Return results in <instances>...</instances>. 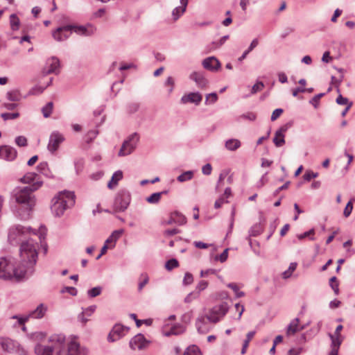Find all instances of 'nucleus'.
<instances>
[{
  "label": "nucleus",
  "instance_id": "4",
  "mask_svg": "<svg viewBox=\"0 0 355 355\" xmlns=\"http://www.w3.org/2000/svg\"><path fill=\"white\" fill-rule=\"evenodd\" d=\"M96 30L95 26L89 23L85 26L67 25L58 27L53 32L52 35L55 40L62 42L69 37V34H64V37L61 36L62 32H74L80 36H91L95 33Z\"/></svg>",
  "mask_w": 355,
  "mask_h": 355
},
{
  "label": "nucleus",
  "instance_id": "32",
  "mask_svg": "<svg viewBox=\"0 0 355 355\" xmlns=\"http://www.w3.org/2000/svg\"><path fill=\"white\" fill-rule=\"evenodd\" d=\"M6 97L10 101H19L21 98L19 91L17 89L8 92Z\"/></svg>",
  "mask_w": 355,
  "mask_h": 355
},
{
  "label": "nucleus",
  "instance_id": "35",
  "mask_svg": "<svg viewBox=\"0 0 355 355\" xmlns=\"http://www.w3.org/2000/svg\"><path fill=\"white\" fill-rule=\"evenodd\" d=\"M10 24L12 31H17L19 28L20 21L15 14L10 16Z\"/></svg>",
  "mask_w": 355,
  "mask_h": 355
},
{
  "label": "nucleus",
  "instance_id": "3",
  "mask_svg": "<svg viewBox=\"0 0 355 355\" xmlns=\"http://www.w3.org/2000/svg\"><path fill=\"white\" fill-rule=\"evenodd\" d=\"M28 277L21 265L16 263L13 259L0 258V279L20 282Z\"/></svg>",
  "mask_w": 355,
  "mask_h": 355
},
{
  "label": "nucleus",
  "instance_id": "31",
  "mask_svg": "<svg viewBox=\"0 0 355 355\" xmlns=\"http://www.w3.org/2000/svg\"><path fill=\"white\" fill-rule=\"evenodd\" d=\"M200 348L196 345H191L187 347L184 350L183 355H201Z\"/></svg>",
  "mask_w": 355,
  "mask_h": 355
},
{
  "label": "nucleus",
  "instance_id": "45",
  "mask_svg": "<svg viewBox=\"0 0 355 355\" xmlns=\"http://www.w3.org/2000/svg\"><path fill=\"white\" fill-rule=\"evenodd\" d=\"M1 116L3 119L4 121L15 119L19 116V112L14 113H3L1 114Z\"/></svg>",
  "mask_w": 355,
  "mask_h": 355
},
{
  "label": "nucleus",
  "instance_id": "16",
  "mask_svg": "<svg viewBox=\"0 0 355 355\" xmlns=\"http://www.w3.org/2000/svg\"><path fill=\"white\" fill-rule=\"evenodd\" d=\"M59 68L60 60L55 57H52L46 61V67L44 68L42 73L44 75L58 74L59 73Z\"/></svg>",
  "mask_w": 355,
  "mask_h": 355
},
{
  "label": "nucleus",
  "instance_id": "11",
  "mask_svg": "<svg viewBox=\"0 0 355 355\" xmlns=\"http://www.w3.org/2000/svg\"><path fill=\"white\" fill-rule=\"evenodd\" d=\"M47 311V307L44 306L43 304H40L37 306V307L33 311H31L28 315L24 317H19L18 315H13L12 317V319H17L18 324L20 325H24V323L28 321L29 318H33L35 319H40L43 318Z\"/></svg>",
  "mask_w": 355,
  "mask_h": 355
},
{
  "label": "nucleus",
  "instance_id": "56",
  "mask_svg": "<svg viewBox=\"0 0 355 355\" xmlns=\"http://www.w3.org/2000/svg\"><path fill=\"white\" fill-rule=\"evenodd\" d=\"M324 93H320L315 95L311 101L310 103H311L315 107H318V102L321 97L324 96Z\"/></svg>",
  "mask_w": 355,
  "mask_h": 355
},
{
  "label": "nucleus",
  "instance_id": "39",
  "mask_svg": "<svg viewBox=\"0 0 355 355\" xmlns=\"http://www.w3.org/2000/svg\"><path fill=\"white\" fill-rule=\"evenodd\" d=\"M37 174L33 172L27 173L21 179V182L25 184H30L35 180Z\"/></svg>",
  "mask_w": 355,
  "mask_h": 355
},
{
  "label": "nucleus",
  "instance_id": "23",
  "mask_svg": "<svg viewBox=\"0 0 355 355\" xmlns=\"http://www.w3.org/2000/svg\"><path fill=\"white\" fill-rule=\"evenodd\" d=\"M190 79L193 80L200 88H205L208 84V80L201 72L194 71L190 74Z\"/></svg>",
  "mask_w": 355,
  "mask_h": 355
},
{
  "label": "nucleus",
  "instance_id": "53",
  "mask_svg": "<svg viewBox=\"0 0 355 355\" xmlns=\"http://www.w3.org/2000/svg\"><path fill=\"white\" fill-rule=\"evenodd\" d=\"M318 175V173H313L312 171H306L304 174L303 178H304V180L310 181L311 179L317 178Z\"/></svg>",
  "mask_w": 355,
  "mask_h": 355
},
{
  "label": "nucleus",
  "instance_id": "44",
  "mask_svg": "<svg viewBox=\"0 0 355 355\" xmlns=\"http://www.w3.org/2000/svg\"><path fill=\"white\" fill-rule=\"evenodd\" d=\"M102 288L101 286L94 287L87 291L89 297H95L101 295Z\"/></svg>",
  "mask_w": 355,
  "mask_h": 355
},
{
  "label": "nucleus",
  "instance_id": "57",
  "mask_svg": "<svg viewBox=\"0 0 355 355\" xmlns=\"http://www.w3.org/2000/svg\"><path fill=\"white\" fill-rule=\"evenodd\" d=\"M283 113V110L281 108L275 109L271 115V121H275Z\"/></svg>",
  "mask_w": 355,
  "mask_h": 355
},
{
  "label": "nucleus",
  "instance_id": "51",
  "mask_svg": "<svg viewBox=\"0 0 355 355\" xmlns=\"http://www.w3.org/2000/svg\"><path fill=\"white\" fill-rule=\"evenodd\" d=\"M330 286L332 288V289L334 291V293L338 295V291H339V289H338V283L336 282V277H332L331 279H330Z\"/></svg>",
  "mask_w": 355,
  "mask_h": 355
},
{
  "label": "nucleus",
  "instance_id": "55",
  "mask_svg": "<svg viewBox=\"0 0 355 355\" xmlns=\"http://www.w3.org/2000/svg\"><path fill=\"white\" fill-rule=\"evenodd\" d=\"M217 99H218V96L216 93L209 94L206 96L205 103H208L209 101L210 103H214L217 101Z\"/></svg>",
  "mask_w": 355,
  "mask_h": 355
},
{
  "label": "nucleus",
  "instance_id": "18",
  "mask_svg": "<svg viewBox=\"0 0 355 355\" xmlns=\"http://www.w3.org/2000/svg\"><path fill=\"white\" fill-rule=\"evenodd\" d=\"M148 342L146 340L144 335L139 334L134 336L130 341V347L131 349H145L148 345Z\"/></svg>",
  "mask_w": 355,
  "mask_h": 355
},
{
  "label": "nucleus",
  "instance_id": "36",
  "mask_svg": "<svg viewBox=\"0 0 355 355\" xmlns=\"http://www.w3.org/2000/svg\"><path fill=\"white\" fill-rule=\"evenodd\" d=\"M193 177V171H187L182 173L177 178V180L180 182H184L188 180H190Z\"/></svg>",
  "mask_w": 355,
  "mask_h": 355
},
{
  "label": "nucleus",
  "instance_id": "12",
  "mask_svg": "<svg viewBox=\"0 0 355 355\" xmlns=\"http://www.w3.org/2000/svg\"><path fill=\"white\" fill-rule=\"evenodd\" d=\"M129 328L120 324H115L110 332L107 340L110 342H114L124 336L128 331Z\"/></svg>",
  "mask_w": 355,
  "mask_h": 355
},
{
  "label": "nucleus",
  "instance_id": "30",
  "mask_svg": "<svg viewBox=\"0 0 355 355\" xmlns=\"http://www.w3.org/2000/svg\"><path fill=\"white\" fill-rule=\"evenodd\" d=\"M259 44V40L257 38H255L254 40H252V41L251 42L249 47L248 48L247 50H245L243 54L241 55V57L239 58L238 60L239 62H242L244 59H245V58L247 57L248 54L252 51L255 47H257V46Z\"/></svg>",
  "mask_w": 355,
  "mask_h": 355
},
{
  "label": "nucleus",
  "instance_id": "37",
  "mask_svg": "<svg viewBox=\"0 0 355 355\" xmlns=\"http://www.w3.org/2000/svg\"><path fill=\"white\" fill-rule=\"evenodd\" d=\"M229 38V35H224L222 37L218 42H213L209 46V49L210 51L215 50L219 47H220Z\"/></svg>",
  "mask_w": 355,
  "mask_h": 355
},
{
  "label": "nucleus",
  "instance_id": "42",
  "mask_svg": "<svg viewBox=\"0 0 355 355\" xmlns=\"http://www.w3.org/2000/svg\"><path fill=\"white\" fill-rule=\"evenodd\" d=\"M178 266H179V263H178V261L177 259H171L166 262L165 268L168 270H171L173 268L178 267Z\"/></svg>",
  "mask_w": 355,
  "mask_h": 355
},
{
  "label": "nucleus",
  "instance_id": "14",
  "mask_svg": "<svg viewBox=\"0 0 355 355\" xmlns=\"http://www.w3.org/2000/svg\"><path fill=\"white\" fill-rule=\"evenodd\" d=\"M67 355H88V350L75 340H71L67 345Z\"/></svg>",
  "mask_w": 355,
  "mask_h": 355
},
{
  "label": "nucleus",
  "instance_id": "38",
  "mask_svg": "<svg viewBox=\"0 0 355 355\" xmlns=\"http://www.w3.org/2000/svg\"><path fill=\"white\" fill-rule=\"evenodd\" d=\"M53 104L52 102H49L44 107H42V112L45 118L51 116L53 111Z\"/></svg>",
  "mask_w": 355,
  "mask_h": 355
},
{
  "label": "nucleus",
  "instance_id": "28",
  "mask_svg": "<svg viewBox=\"0 0 355 355\" xmlns=\"http://www.w3.org/2000/svg\"><path fill=\"white\" fill-rule=\"evenodd\" d=\"M299 321L300 320L298 318H295L291 322V323L289 324V325L287 327V331H286L287 335H288V336L293 335L296 332H297L303 329L302 327L299 328V327H298Z\"/></svg>",
  "mask_w": 355,
  "mask_h": 355
},
{
  "label": "nucleus",
  "instance_id": "25",
  "mask_svg": "<svg viewBox=\"0 0 355 355\" xmlns=\"http://www.w3.org/2000/svg\"><path fill=\"white\" fill-rule=\"evenodd\" d=\"M262 232V227L261 224L257 223L254 225L249 230V236L247 238L249 242V245L252 248H253V243L252 239L250 238V236H257L259 235Z\"/></svg>",
  "mask_w": 355,
  "mask_h": 355
},
{
  "label": "nucleus",
  "instance_id": "10",
  "mask_svg": "<svg viewBox=\"0 0 355 355\" xmlns=\"http://www.w3.org/2000/svg\"><path fill=\"white\" fill-rule=\"evenodd\" d=\"M131 200L129 191L121 190L116 196L114 207L116 211H124L128 207Z\"/></svg>",
  "mask_w": 355,
  "mask_h": 355
},
{
  "label": "nucleus",
  "instance_id": "1",
  "mask_svg": "<svg viewBox=\"0 0 355 355\" xmlns=\"http://www.w3.org/2000/svg\"><path fill=\"white\" fill-rule=\"evenodd\" d=\"M42 185L41 182L24 187L15 191L14 197L15 201L19 205V215L23 220L29 218L31 212L35 205V198L33 192L37 190Z\"/></svg>",
  "mask_w": 355,
  "mask_h": 355
},
{
  "label": "nucleus",
  "instance_id": "15",
  "mask_svg": "<svg viewBox=\"0 0 355 355\" xmlns=\"http://www.w3.org/2000/svg\"><path fill=\"white\" fill-rule=\"evenodd\" d=\"M291 126V123H286L275 132V137L273 138V143L275 146L281 147L285 144V132Z\"/></svg>",
  "mask_w": 355,
  "mask_h": 355
},
{
  "label": "nucleus",
  "instance_id": "40",
  "mask_svg": "<svg viewBox=\"0 0 355 355\" xmlns=\"http://www.w3.org/2000/svg\"><path fill=\"white\" fill-rule=\"evenodd\" d=\"M329 337L331 340V348H336V349H339L340 347V345L342 343V340L340 339V336H334L332 334H329Z\"/></svg>",
  "mask_w": 355,
  "mask_h": 355
},
{
  "label": "nucleus",
  "instance_id": "19",
  "mask_svg": "<svg viewBox=\"0 0 355 355\" xmlns=\"http://www.w3.org/2000/svg\"><path fill=\"white\" fill-rule=\"evenodd\" d=\"M187 223V218L178 211H174L171 214L169 218L163 222L164 225H169L177 224L179 225H184Z\"/></svg>",
  "mask_w": 355,
  "mask_h": 355
},
{
  "label": "nucleus",
  "instance_id": "61",
  "mask_svg": "<svg viewBox=\"0 0 355 355\" xmlns=\"http://www.w3.org/2000/svg\"><path fill=\"white\" fill-rule=\"evenodd\" d=\"M227 200H225V198L223 196H220L218 200H216L214 203V207L216 209L220 208L223 204L227 203Z\"/></svg>",
  "mask_w": 355,
  "mask_h": 355
},
{
  "label": "nucleus",
  "instance_id": "60",
  "mask_svg": "<svg viewBox=\"0 0 355 355\" xmlns=\"http://www.w3.org/2000/svg\"><path fill=\"white\" fill-rule=\"evenodd\" d=\"M62 293H64V292H68L69 294H71V295H77V290L76 288H75L74 287H69V286H66L64 287L62 291H61Z\"/></svg>",
  "mask_w": 355,
  "mask_h": 355
},
{
  "label": "nucleus",
  "instance_id": "5",
  "mask_svg": "<svg viewBox=\"0 0 355 355\" xmlns=\"http://www.w3.org/2000/svg\"><path fill=\"white\" fill-rule=\"evenodd\" d=\"M228 311V306L226 302H223L219 305L214 306L209 313L205 316H199L196 322V326L200 334H205L208 329L203 327L206 323V319L213 323L218 322L222 317H223Z\"/></svg>",
  "mask_w": 355,
  "mask_h": 355
},
{
  "label": "nucleus",
  "instance_id": "29",
  "mask_svg": "<svg viewBox=\"0 0 355 355\" xmlns=\"http://www.w3.org/2000/svg\"><path fill=\"white\" fill-rule=\"evenodd\" d=\"M167 193L166 191L153 193L150 196L146 198V201L150 204H157L159 202L162 194Z\"/></svg>",
  "mask_w": 355,
  "mask_h": 355
},
{
  "label": "nucleus",
  "instance_id": "64",
  "mask_svg": "<svg viewBox=\"0 0 355 355\" xmlns=\"http://www.w3.org/2000/svg\"><path fill=\"white\" fill-rule=\"evenodd\" d=\"M302 351V349L300 347L292 348L288 350L287 355H299L301 354Z\"/></svg>",
  "mask_w": 355,
  "mask_h": 355
},
{
  "label": "nucleus",
  "instance_id": "52",
  "mask_svg": "<svg viewBox=\"0 0 355 355\" xmlns=\"http://www.w3.org/2000/svg\"><path fill=\"white\" fill-rule=\"evenodd\" d=\"M208 286V282L204 280L200 281L198 285L196 286V290L197 291L196 293H198L200 295V293L202 291H204Z\"/></svg>",
  "mask_w": 355,
  "mask_h": 355
},
{
  "label": "nucleus",
  "instance_id": "54",
  "mask_svg": "<svg viewBox=\"0 0 355 355\" xmlns=\"http://www.w3.org/2000/svg\"><path fill=\"white\" fill-rule=\"evenodd\" d=\"M352 209H353V205H352V201L350 200L347 202V204L346 205V207L344 209V211H343L344 216L345 217H348L351 214Z\"/></svg>",
  "mask_w": 355,
  "mask_h": 355
},
{
  "label": "nucleus",
  "instance_id": "8",
  "mask_svg": "<svg viewBox=\"0 0 355 355\" xmlns=\"http://www.w3.org/2000/svg\"><path fill=\"white\" fill-rule=\"evenodd\" d=\"M32 231L31 227H25L20 225L11 227L8 232V241L12 245H17L24 241L22 239Z\"/></svg>",
  "mask_w": 355,
  "mask_h": 355
},
{
  "label": "nucleus",
  "instance_id": "46",
  "mask_svg": "<svg viewBox=\"0 0 355 355\" xmlns=\"http://www.w3.org/2000/svg\"><path fill=\"white\" fill-rule=\"evenodd\" d=\"M178 328L180 329V331L178 330V327L177 326L173 327L168 332H166L165 334V335L166 336H169L171 335H177V334H179L181 332H183L184 331V328L181 327V326L178 327Z\"/></svg>",
  "mask_w": 355,
  "mask_h": 355
},
{
  "label": "nucleus",
  "instance_id": "34",
  "mask_svg": "<svg viewBox=\"0 0 355 355\" xmlns=\"http://www.w3.org/2000/svg\"><path fill=\"white\" fill-rule=\"evenodd\" d=\"M255 333L256 332L254 331H252L247 334L246 339L243 342V347H242L241 352L242 354H245L247 348L248 347L249 343H250V340L252 339V338L254 336Z\"/></svg>",
  "mask_w": 355,
  "mask_h": 355
},
{
  "label": "nucleus",
  "instance_id": "9",
  "mask_svg": "<svg viewBox=\"0 0 355 355\" xmlns=\"http://www.w3.org/2000/svg\"><path fill=\"white\" fill-rule=\"evenodd\" d=\"M139 139V137L136 132L130 135L127 139L123 142L118 155L119 157H124L130 155L135 150Z\"/></svg>",
  "mask_w": 355,
  "mask_h": 355
},
{
  "label": "nucleus",
  "instance_id": "47",
  "mask_svg": "<svg viewBox=\"0 0 355 355\" xmlns=\"http://www.w3.org/2000/svg\"><path fill=\"white\" fill-rule=\"evenodd\" d=\"M15 143L20 147H24L27 146V139L24 136H18L15 138Z\"/></svg>",
  "mask_w": 355,
  "mask_h": 355
},
{
  "label": "nucleus",
  "instance_id": "59",
  "mask_svg": "<svg viewBox=\"0 0 355 355\" xmlns=\"http://www.w3.org/2000/svg\"><path fill=\"white\" fill-rule=\"evenodd\" d=\"M191 318H192V312L191 311L187 312L182 315V321L184 323L188 324L191 322Z\"/></svg>",
  "mask_w": 355,
  "mask_h": 355
},
{
  "label": "nucleus",
  "instance_id": "58",
  "mask_svg": "<svg viewBox=\"0 0 355 355\" xmlns=\"http://www.w3.org/2000/svg\"><path fill=\"white\" fill-rule=\"evenodd\" d=\"M174 80L173 79L172 77H168L166 82H165V86H170V88L168 89V93L171 94L173 90V87H174Z\"/></svg>",
  "mask_w": 355,
  "mask_h": 355
},
{
  "label": "nucleus",
  "instance_id": "50",
  "mask_svg": "<svg viewBox=\"0 0 355 355\" xmlns=\"http://www.w3.org/2000/svg\"><path fill=\"white\" fill-rule=\"evenodd\" d=\"M263 83L262 82H258L252 86L251 93L255 94L259 91H261L263 89Z\"/></svg>",
  "mask_w": 355,
  "mask_h": 355
},
{
  "label": "nucleus",
  "instance_id": "6",
  "mask_svg": "<svg viewBox=\"0 0 355 355\" xmlns=\"http://www.w3.org/2000/svg\"><path fill=\"white\" fill-rule=\"evenodd\" d=\"M51 211L55 216H61L64 211L75 203V195L73 192L63 191L53 198Z\"/></svg>",
  "mask_w": 355,
  "mask_h": 355
},
{
  "label": "nucleus",
  "instance_id": "48",
  "mask_svg": "<svg viewBox=\"0 0 355 355\" xmlns=\"http://www.w3.org/2000/svg\"><path fill=\"white\" fill-rule=\"evenodd\" d=\"M193 282V277L191 273L186 272L183 279V284L184 285H190Z\"/></svg>",
  "mask_w": 355,
  "mask_h": 355
},
{
  "label": "nucleus",
  "instance_id": "21",
  "mask_svg": "<svg viewBox=\"0 0 355 355\" xmlns=\"http://www.w3.org/2000/svg\"><path fill=\"white\" fill-rule=\"evenodd\" d=\"M202 96L199 92H191L187 94H184L181 98V103L182 104L187 103H194L198 105L202 101Z\"/></svg>",
  "mask_w": 355,
  "mask_h": 355
},
{
  "label": "nucleus",
  "instance_id": "63",
  "mask_svg": "<svg viewBox=\"0 0 355 355\" xmlns=\"http://www.w3.org/2000/svg\"><path fill=\"white\" fill-rule=\"evenodd\" d=\"M18 355H27V351L23 348L18 343L16 350L15 351Z\"/></svg>",
  "mask_w": 355,
  "mask_h": 355
},
{
  "label": "nucleus",
  "instance_id": "20",
  "mask_svg": "<svg viewBox=\"0 0 355 355\" xmlns=\"http://www.w3.org/2000/svg\"><path fill=\"white\" fill-rule=\"evenodd\" d=\"M0 345L3 351L8 353H14L17 347V343L9 338H0Z\"/></svg>",
  "mask_w": 355,
  "mask_h": 355
},
{
  "label": "nucleus",
  "instance_id": "41",
  "mask_svg": "<svg viewBox=\"0 0 355 355\" xmlns=\"http://www.w3.org/2000/svg\"><path fill=\"white\" fill-rule=\"evenodd\" d=\"M297 263H291L288 267V269L284 271L282 274V277L284 279H287L290 277L293 273V272L296 269Z\"/></svg>",
  "mask_w": 355,
  "mask_h": 355
},
{
  "label": "nucleus",
  "instance_id": "2",
  "mask_svg": "<svg viewBox=\"0 0 355 355\" xmlns=\"http://www.w3.org/2000/svg\"><path fill=\"white\" fill-rule=\"evenodd\" d=\"M38 243L33 239L22 241L20 245V261L18 263L21 265L28 277L35 271V266L38 258Z\"/></svg>",
  "mask_w": 355,
  "mask_h": 355
},
{
  "label": "nucleus",
  "instance_id": "17",
  "mask_svg": "<svg viewBox=\"0 0 355 355\" xmlns=\"http://www.w3.org/2000/svg\"><path fill=\"white\" fill-rule=\"evenodd\" d=\"M17 152L10 146H1L0 147V158L6 161H13L17 157Z\"/></svg>",
  "mask_w": 355,
  "mask_h": 355
},
{
  "label": "nucleus",
  "instance_id": "33",
  "mask_svg": "<svg viewBox=\"0 0 355 355\" xmlns=\"http://www.w3.org/2000/svg\"><path fill=\"white\" fill-rule=\"evenodd\" d=\"M52 80H53V78H51L49 83L47 84V85L46 87L35 85V87H32L29 90L28 94L29 95H38V94H42L44 91V89L46 88V87L50 85V84L52 83Z\"/></svg>",
  "mask_w": 355,
  "mask_h": 355
},
{
  "label": "nucleus",
  "instance_id": "26",
  "mask_svg": "<svg viewBox=\"0 0 355 355\" xmlns=\"http://www.w3.org/2000/svg\"><path fill=\"white\" fill-rule=\"evenodd\" d=\"M241 146V143L239 139H230L225 143V147L227 150L230 151H235L239 148Z\"/></svg>",
  "mask_w": 355,
  "mask_h": 355
},
{
  "label": "nucleus",
  "instance_id": "22",
  "mask_svg": "<svg viewBox=\"0 0 355 355\" xmlns=\"http://www.w3.org/2000/svg\"><path fill=\"white\" fill-rule=\"evenodd\" d=\"M202 66L207 70L216 71L220 67V63L216 58L211 56L202 61Z\"/></svg>",
  "mask_w": 355,
  "mask_h": 355
},
{
  "label": "nucleus",
  "instance_id": "13",
  "mask_svg": "<svg viewBox=\"0 0 355 355\" xmlns=\"http://www.w3.org/2000/svg\"><path fill=\"white\" fill-rule=\"evenodd\" d=\"M64 140V138L62 134L57 131L53 132L49 137V144L47 146L48 150L53 153L59 148L60 144Z\"/></svg>",
  "mask_w": 355,
  "mask_h": 355
},
{
  "label": "nucleus",
  "instance_id": "43",
  "mask_svg": "<svg viewBox=\"0 0 355 355\" xmlns=\"http://www.w3.org/2000/svg\"><path fill=\"white\" fill-rule=\"evenodd\" d=\"M227 287L230 288L234 291L237 297H242L245 295V293L243 291H240L238 286L234 283L228 284Z\"/></svg>",
  "mask_w": 355,
  "mask_h": 355
},
{
  "label": "nucleus",
  "instance_id": "7",
  "mask_svg": "<svg viewBox=\"0 0 355 355\" xmlns=\"http://www.w3.org/2000/svg\"><path fill=\"white\" fill-rule=\"evenodd\" d=\"M49 341L51 345L45 346L37 343L35 347V352L37 355H52L53 352H55L57 355H61V352L64 347L65 336L62 334H56L51 336Z\"/></svg>",
  "mask_w": 355,
  "mask_h": 355
},
{
  "label": "nucleus",
  "instance_id": "49",
  "mask_svg": "<svg viewBox=\"0 0 355 355\" xmlns=\"http://www.w3.org/2000/svg\"><path fill=\"white\" fill-rule=\"evenodd\" d=\"M199 297V294L198 293H196V292H191L190 293H189L186 297L184 298V302L186 303H190L193 300L195 299H197Z\"/></svg>",
  "mask_w": 355,
  "mask_h": 355
},
{
  "label": "nucleus",
  "instance_id": "62",
  "mask_svg": "<svg viewBox=\"0 0 355 355\" xmlns=\"http://www.w3.org/2000/svg\"><path fill=\"white\" fill-rule=\"evenodd\" d=\"M212 171V167L210 164H207L204 165L202 168V172L204 175H209L211 174Z\"/></svg>",
  "mask_w": 355,
  "mask_h": 355
},
{
  "label": "nucleus",
  "instance_id": "27",
  "mask_svg": "<svg viewBox=\"0 0 355 355\" xmlns=\"http://www.w3.org/2000/svg\"><path fill=\"white\" fill-rule=\"evenodd\" d=\"M123 178V173L121 171H116L112 176L111 180L107 184V187L110 189L114 188L117 184L119 180H121Z\"/></svg>",
  "mask_w": 355,
  "mask_h": 355
},
{
  "label": "nucleus",
  "instance_id": "24",
  "mask_svg": "<svg viewBox=\"0 0 355 355\" xmlns=\"http://www.w3.org/2000/svg\"><path fill=\"white\" fill-rule=\"evenodd\" d=\"M188 0H180L181 6L175 8L172 11V16L174 21H177L180 17L184 13L188 5Z\"/></svg>",
  "mask_w": 355,
  "mask_h": 355
}]
</instances>
